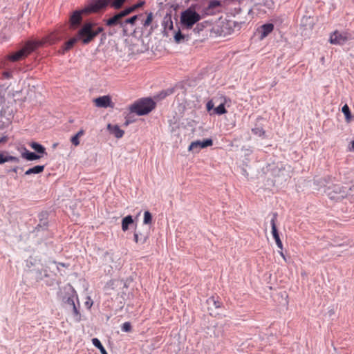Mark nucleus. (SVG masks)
I'll return each mask as SVG.
<instances>
[{
  "label": "nucleus",
  "mask_w": 354,
  "mask_h": 354,
  "mask_svg": "<svg viewBox=\"0 0 354 354\" xmlns=\"http://www.w3.org/2000/svg\"><path fill=\"white\" fill-rule=\"evenodd\" d=\"M126 0H91L87 6L81 10H75L70 18L71 26L72 28H77L82 23V13H95L106 8L110 6L114 9H120Z\"/></svg>",
  "instance_id": "f257e3e1"
},
{
  "label": "nucleus",
  "mask_w": 354,
  "mask_h": 354,
  "mask_svg": "<svg viewBox=\"0 0 354 354\" xmlns=\"http://www.w3.org/2000/svg\"><path fill=\"white\" fill-rule=\"evenodd\" d=\"M64 290V295L62 296V305L66 310H71L74 320L76 322H80L81 314L77 293L71 285L65 287Z\"/></svg>",
  "instance_id": "f03ea898"
},
{
  "label": "nucleus",
  "mask_w": 354,
  "mask_h": 354,
  "mask_svg": "<svg viewBox=\"0 0 354 354\" xmlns=\"http://www.w3.org/2000/svg\"><path fill=\"white\" fill-rule=\"evenodd\" d=\"M120 12L115 13L113 17L106 20V25L109 27L118 26L122 32L123 36L129 35V31L133 28L136 20L142 15H133L129 18H125L127 15H122L117 17Z\"/></svg>",
  "instance_id": "7ed1b4c3"
},
{
  "label": "nucleus",
  "mask_w": 354,
  "mask_h": 354,
  "mask_svg": "<svg viewBox=\"0 0 354 354\" xmlns=\"http://www.w3.org/2000/svg\"><path fill=\"white\" fill-rule=\"evenodd\" d=\"M46 41L43 40H29L26 42L23 48L7 56V59L11 62L21 60L30 55L38 47L42 46Z\"/></svg>",
  "instance_id": "20e7f679"
},
{
  "label": "nucleus",
  "mask_w": 354,
  "mask_h": 354,
  "mask_svg": "<svg viewBox=\"0 0 354 354\" xmlns=\"http://www.w3.org/2000/svg\"><path fill=\"white\" fill-rule=\"evenodd\" d=\"M102 27H94L91 22L85 23L78 30L76 36L84 45L89 44L97 35L103 31Z\"/></svg>",
  "instance_id": "39448f33"
},
{
  "label": "nucleus",
  "mask_w": 354,
  "mask_h": 354,
  "mask_svg": "<svg viewBox=\"0 0 354 354\" xmlns=\"http://www.w3.org/2000/svg\"><path fill=\"white\" fill-rule=\"evenodd\" d=\"M156 106V103L151 98H142L136 101L129 106L131 113L138 115H145L150 113Z\"/></svg>",
  "instance_id": "423d86ee"
},
{
  "label": "nucleus",
  "mask_w": 354,
  "mask_h": 354,
  "mask_svg": "<svg viewBox=\"0 0 354 354\" xmlns=\"http://www.w3.org/2000/svg\"><path fill=\"white\" fill-rule=\"evenodd\" d=\"M201 19V15L194 8L189 7L181 12L180 24L183 29H190Z\"/></svg>",
  "instance_id": "0eeeda50"
},
{
  "label": "nucleus",
  "mask_w": 354,
  "mask_h": 354,
  "mask_svg": "<svg viewBox=\"0 0 354 354\" xmlns=\"http://www.w3.org/2000/svg\"><path fill=\"white\" fill-rule=\"evenodd\" d=\"M325 192L331 199L343 198L348 194V189L339 185L328 186Z\"/></svg>",
  "instance_id": "6e6552de"
},
{
  "label": "nucleus",
  "mask_w": 354,
  "mask_h": 354,
  "mask_svg": "<svg viewBox=\"0 0 354 354\" xmlns=\"http://www.w3.org/2000/svg\"><path fill=\"white\" fill-rule=\"evenodd\" d=\"M212 145L213 140L211 138H207L203 140H196L190 144L189 151H191L193 153H198L201 149L212 146Z\"/></svg>",
  "instance_id": "1a4fd4ad"
},
{
  "label": "nucleus",
  "mask_w": 354,
  "mask_h": 354,
  "mask_svg": "<svg viewBox=\"0 0 354 354\" xmlns=\"http://www.w3.org/2000/svg\"><path fill=\"white\" fill-rule=\"evenodd\" d=\"M277 213L274 212L272 214V218L270 220V224L272 227V234L274 239L275 240L276 244L279 248L283 249V244L280 239L279 234L277 228L276 221L277 219Z\"/></svg>",
  "instance_id": "9d476101"
},
{
  "label": "nucleus",
  "mask_w": 354,
  "mask_h": 354,
  "mask_svg": "<svg viewBox=\"0 0 354 354\" xmlns=\"http://www.w3.org/2000/svg\"><path fill=\"white\" fill-rule=\"evenodd\" d=\"M330 43L335 45L344 44L347 41V37L342 33L335 31L330 36Z\"/></svg>",
  "instance_id": "9b49d317"
},
{
  "label": "nucleus",
  "mask_w": 354,
  "mask_h": 354,
  "mask_svg": "<svg viewBox=\"0 0 354 354\" xmlns=\"http://www.w3.org/2000/svg\"><path fill=\"white\" fill-rule=\"evenodd\" d=\"M274 30V25L271 23L265 24L261 26L257 31L259 35V38L261 39L266 37L270 33L272 32Z\"/></svg>",
  "instance_id": "f8f14e48"
},
{
  "label": "nucleus",
  "mask_w": 354,
  "mask_h": 354,
  "mask_svg": "<svg viewBox=\"0 0 354 354\" xmlns=\"http://www.w3.org/2000/svg\"><path fill=\"white\" fill-rule=\"evenodd\" d=\"M95 106L97 107L106 108L112 106L111 99L109 95H104L97 97L94 100Z\"/></svg>",
  "instance_id": "ddd939ff"
},
{
  "label": "nucleus",
  "mask_w": 354,
  "mask_h": 354,
  "mask_svg": "<svg viewBox=\"0 0 354 354\" xmlns=\"http://www.w3.org/2000/svg\"><path fill=\"white\" fill-rule=\"evenodd\" d=\"M162 26L164 28V32L165 35H167V30H171L174 28L173 21L171 19V16L170 15H166L162 20Z\"/></svg>",
  "instance_id": "4468645a"
},
{
  "label": "nucleus",
  "mask_w": 354,
  "mask_h": 354,
  "mask_svg": "<svg viewBox=\"0 0 354 354\" xmlns=\"http://www.w3.org/2000/svg\"><path fill=\"white\" fill-rule=\"evenodd\" d=\"M107 129L109 133L113 134L116 138H121L124 133V131L122 130L118 125L109 124L107 125Z\"/></svg>",
  "instance_id": "2eb2a0df"
},
{
  "label": "nucleus",
  "mask_w": 354,
  "mask_h": 354,
  "mask_svg": "<svg viewBox=\"0 0 354 354\" xmlns=\"http://www.w3.org/2000/svg\"><path fill=\"white\" fill-rule=\"evenodd\" d=\"M77 41L79 40L76 35L74 37L71 38L69 40L64 43V46L59 50V53L60 54H64L66 52L71 50Z\"/></svg>",
  "instance_id": "dca6fc26"
},
{
  "label": "nucleus",
  "mask_w": 354,
  "mask_h": 354,
  "mask_svg": "<svg viewBox=\"0 0 354 354\" xmlns=\"http://www.w3.org/2000/svg\"><path fill=\"white\" fill-rule=\"evenodd\" d=\"M40 265V261L32 257H30L26 261V266L28 268L29 272H30L35 270V268L39 267Z\"/></svg>",
  "instance_id": "f3484780"
},
{
  "label": "nucleus",
  "mask_w": 354,
  "mask_h": 354,
  "mask_svg": "<svg viewBox=\"0 0 354 354\" xmlns=\"http://www.w3.org/2000/svg\"><path fill=\"white\" fill-rule=\"evenodd\" d=\"M149 239V232H140L136 231L134 233V241L137 243L144 244Z\"/></svg>",
  "instance_id": "a211bd4d"
},
{
  "label": "nucleus",
  "mask_w": 354,
  "mask_h": 354,
  "mask_svg": "<svg viewBox=\"0 0 354 354\" xmlns=\"http://www.w3.org/2000/svg\"><path fill=\"white\" fill-rule=\"evenodd\" d=\"M144 3H145L144 1H140L138 3L132 6L126 8L123 10L120 11V15L117 17H118L120 16H122V15H129L130 13L134 12L138 8L142 6Z\"/></svg>",
  "instance_id": "6ab92c4d"
},
{
  "label": "nucleus",
  "mask_w": 354,
  "mask_h": 354,
  "mask_svg": "<svg viewBox=\"0 0 354 354\" xmlns=\"http://www.w3.org/2000/svg\"><path fill=\"white\" fill-rule=\"evenodd\" d=\"M29 145L37 153V154L41 156V157H43L44 155H47L46 148L41 144L36 142H32Z\"/></svg>",
  "instance_id": "aec40b11"
},
{
  "label": "nucleus",
  "mask_w": 354,
  "mask_h": 354,
  "mask_svg": "<svg viewBox=\"0 0 354 354\" xmlns=\"http://www.w3.org/2000/svg\"><path fill=\"white\" fill-rule=\"evenodd\" d=\"M21 156H22V158H24L29 161L38 160L40 158H41V156H40L35 152H31V151H28V149H26V148H24V151L21 153Z\"/></svg>",
  "instance_id": "412c9836"
},
{
  "label": "nucleus",
  "mask_w": 354,
  "mask_h": 354,
  "mask_svg": "<svg viewBox=\"0 0 354 354\" xmlns=\"http://www.w3.org/2000/svg\"><path fill=\"white\" fill-rule=\"evenodd\" d=\"M35 273V278L37 281H41L44 278L48 277V271L46 269L39 268V267L35 268L32 272Z\"/></svg>",
  "instance_id": "4be33fe9"
},
{
  "label": "nucleus",
  "mask_w": 354,
  "mask_h": 354,
  "mask_svg": "<svg viewBox=\"0 0 354 354\" xmlns=\"http://www.w3.org/2000/svg\"><path fill=\"white\" fill-rule=\"evenodd\" d=\"M221 6V3L220 1H218V0L211 1L209 3L208 6L206 9L207 13L210 14V15L214 14L215 12L214 11V10L220 7Z\"/></svg>",
  "instance_id": "5701e85b"
},
{
  "label": "nucleus",
  "mask_w": 354,
  "mask_h": 354,
  "mask_svg": "<svg viewBox=\"0 0 354 354\" xmlns=\"http://www.w3.org/2000/svg\"><path fill=\"white\" fill-rule=\"evenodd\" d=\"M44 165H36L26 171L25 175L38 174L44 170Z\"/></svg>",
  "instance_id": "b1692460"
},
{
  "label": "nucleus",
  "mask_w": 354,
  "mask_h": 354,
  "mask_svg": "<svg viewBox=\"0 0 354 354\" xmlns=\"http://www.w3.org/2000/svg\"><path fill=\"white\" fill-rule=\"evenodd\" d=\"M332 182H333V178L330 176L324 177V178H322L315 180V183H316L320 186L326 187L330 186L329 184L331 183Z\"/></svg>",
  "instance_id": "393cba45"
},
{
  "label": "nucleus",
  "mask_w": 354,
  "mask_h": 354,
  "mask_svg": "<svg viewBox=\"0 0 354 354\" xmlns=\"http://www.w3.org/2000/svg\"><path fill=\"white\" fill-rule=\"evenodd\" d=\"M133 223V218L131 215H128L122 220V230L125 232L129 229V225Z\"/></svg>",
  "instance_id": "a878e982"
},
{
  "label": "nucleus",
  "mask_w": 354,
  "mask_h": 354,
  "mask_svg": "<svg viewBox=\"0 0 354 354\" xmlns=\"http://www.w3.org/2000/svg\"><path fill=\"white\" fill-rule=\"evenodd\" d=\"M207 304L209 306V310H212L213 307L214 308H218L221 307V302L218 300H216L214 297H209L207 300Z\"/></svg>",
  "instance_id": "bb28decb"
},
{
  "label": "nucleus",
  "mask_w": 354,
  "mask_h": 354,
  "mask_svg": "<svg viewBox=\"0 0 354 354\" xmlns=\"http://www.w3.org/2000/svg\"><path fill=\"white\" fill-rule=\"evenodd\" d=\"M342 111L345 116L346 121L349 122L352 118V115L351 110L346 104L342 106Z\"/></svg>",
  "instance_id": "cd10ccee"
},
{
  "label": "nucleus",
  "mask_w": 354,
  "mask_h": 354,
  "mask_svg": "<svg viewBox=\"0 0 354 354\" xmlns=\"http://www.w3.org/2000/svg\"><path fill=\"white\" fill-rule=\"evenodd\" d=\"M92 343L93 344L100 349V353L102 354H108L104 347L102 346L101 342L97 338H93L92 339Z\"/></svg>",
  "instance_id": "c85d7f7f"
},
{
  "label": "nucleus",
  "mask_w": 354,
  "mask_h": 354,
  "mask_svg": "<svg viewBox=\"0 0 354 354\" xmlns=\"http://www.w3.org/2000/svg\"><path fill=\"white\" fill-rule=\"evenodd\" d=\"M48 226V221H39V223L37 225V226L35 228V232H39L40 231L46 230H47Z\"/></svg>",
  "instance_id": "c756f323"
},
{
  "label": "nucleus",
  "mask_w": 354,
  "mask_h": 354,
  "mask_svg": "<svg viewBox=\"0 0 354 354\" xmlns=\"http://www.w3.org/2000/svg\"><path fill=\"white\" fill-rule=\"evenodd\" d=\"M227 112L224 104H219L214 109L212 114L223 115ZM212 115V113H210Z\"/></svg>",
  "instance_id": "7c9ffc66"
},
{
  "label": "nucleus",
  "mask_w": 354,
  "mask_h": 354,
  "mask_svg": "<svg viewBox=\"0 0 354 354\" xmlns=\"http://www.w3.org/2000/svg\"><path fill=\"white\" fill-rule=\"evenodd\" d=\"M152 222V215L149 211H145L144 213L143 223L145 225L151 224Z\"/></svg>",
  "instance_id": "2f4dec72"
},
{
  "label": "nucleus",
  "mask_w": 354,
  "mask_h": 354,
  "mask_svg": "<svg viewBox=\"0 0 354 354\" xmlns=\"http://www.w3.org/2000/svg\"><path fill=\"white\" fill-rule=\"evenodd\" d=\"M252 132L253 133V134L258 136L259 137L263 136L266 133L263 129L259 127H257L252 129Z\"/></svg>",
  "instance_id": "473e14b6"
},
{
  "label": "nucleus",
  "mask_w": 354,
  "mask_h": 354,
  "mask_svg": "<svg viewBox=\"0 0 354 354\" xmlns=\"http://www.w3.org/2000/svg\"><path fill=\"white\" fill-rule=\"evenodd\" d=\"M131 324L129 322H124L121 326V330L123 332H131Z\"/></svg>",
  "instance_id": "72a5a7b5"
},
{
  "label": "nucleus",
  "mask_w": 354,
  "mask_h": 354,
  "mask_svg": "<svg viewBox=\"0 0 354 354\" xmlns=\"http://www.w3.org/2000/svg\"><path fill=\"white\" fill-rule=\"evenodd\" d=\"M184 38L185 36L181 33L180 30L175 33L174 39L177 43H180Z\"/></svg>",
  "instance_id": "f704fd0d"
},
{
  "label": "nucleus",
  "mask_w": 354,
  "mask_h": 354,
  "mask_svg": "<svg viewBox=\"0 0 354 354\" xmlns=\"http://www.w3.org/2000/svg\"><path fill=\"white\" fill-rule=\"evenodd\" d=\"M152 19H153V14H152V12H150L148 14L147 19L144 21L143 26L145 27L149 26L152 21Z\"/></svg>",
  "instance_id": "c9c22d12"
},
{
  "label": "nucleus",
  "mask_w": 354,
  "mask_h": 354,
  "mask_svg": "<svg viewBox=\"0 0 354 354\" xmlns=\"http://www.w3.org/2000/svg\"><path fill=\"white\" fill-rule=\"evenodd\" d=\"M205 26L203 24H197L196 26L194 28V32L195 33H200L201 31L203 30Z\"/></svg>",
  "instance_id": "e433bc0d"
},
{
  "label": "nucleus",
  "mask_w": 354,
  "mask_h": 354,
  "mask_svg": "<svg viewBox=\"0 0 354 354\" xmlns=\"http://www.w3.org/2000/svg\"><path fill=\"white\" fill-rule=\"evenodd\" d=\"M10 161L19 162V158L17 157H15V156L6 155V162H10Z\"/></svg>",
  "instance_id": "4c0bfd02"
},
{
  "label": "nucleus",
  "mask_w": 354,
  "mask_h": 354,
  "mask_svg": "<svg viewBox=\"0 0 354 354\" xmlns=\"http://www.w3.org/2000/svg\"><path fill=\"white\" fill-rule=\"evenodd\" d=\"M48 213L46 212H42L39 214V221H48Z\"/></svg>",
  "instance_id": "58836bf2"
},
{
  "label": "nucleus",
  "mask_w": 354,
  "mask_h": 354,
  "mask_svg": "<svg viewBox=\"0 0 354 354\" xmlns=\"http://www.w3.org/2000/svg\"><path fill=\"white\" fill-rule=\"evenodd\" d=\"M71 142H72L73 145H74L75 146H77L79 145L80 144V140H79V137L77 136L76 135H75L74 136H73L71 138Z\"/></svg>",
  "instance_id": "ea45409f"
},
{
  "label": "nucleus",
  "mask_w": 354,
  "mask_h": 354,
  "mask_svg": "<svg viewBox=\"0 0 354 354\" xmlns=\"http://www.w3.org/2000/svg\"><path fill=\"white\" fill-rule=\"evenodd\" d=\"M93 302L92 299H91V297H88L86 301L84 302V306L88 309H90L91 308V306H93Z\"/></svg>",
  "instance_id": "a19ab883"
},
{
  "label": "nucleus",
  "mask_w": 354,
  "mask_h": 354,
  "mask_svg": "<svg viewBox=\"0 0 354 354\" xmlns=\"http://www.w3.org/2000/svg\"><path fill=\"white\" fill-rule=\"evenodd\" d=\"M206 109L207 111H210L211 110H214V103L212 100H209L206 104Z\"/></svg>",
  "instance_id": "79ce46f5"
},
{
  "label": "nucleus",
  "mask_w": 354,
  "mask_h": 354,
  "mask_svg": "<svg viewBox=\"0 0 354 354\" xmlns=\"http://www.w3.org/2000/svg\"><path fill=\"white\" fill-rule=\"evenodd\" d=\"M5 153H0V164H3L6 162V155H5Z\"/></svg>",
  "instance_id": "37998d69"
},
{
  "label": "nucleus",
  "mask_w": 354,
  "mask_h": 354,
  "mask_svg": "<svg viewBox=\"0 0 354 354\" xmlns=\"http://www.w3.org/2000/svg\"><path fill=\"white\" fill-rule=\"evenodd\" d=\"M84 130L81 129L75 135L80 138V136L84 135Z\"/></svg>",
  "instance_id": "c03bdc74"
},
{
  "label": "nucleus",
  "mask_w": 354,
  "mask_h": 354,
  "mask_svg": "<svg viewBox=\"0 0 354 354\" xmlns=\"http://www.w3.org/2000/svg\"><path fill=\"white\" fill-rule=\"evenodd\" d=\"M8 140V138L7 136H3V137H1L0 138V143L1 142H6Z\"/></svg>",
  "instance_id": "a18cd8bd"
},
{
  "label": "nucleus",
  "mask_w": 354,
  "mask_h": 354,
  "mask_svg": "<svg viewBox=\"0 0 354 354\" xmlns=\"http://www.w3.org/2000/svg\"><path fill=\"white\" fill-rule=\"evenodd\" d=\"M19 167L16 166L13 168H12L11 169L8 170V172L9 171H13V172H17V170L19 169Z\"/></svg>",
  "instance_id": "49530a36"
},
{
  "label": "nucleus",
  "mask_w": 354,
  "mask_h": 354,
  "mask_svg": "<svg viewBox=\"0 0 354 354\" xmlns=\"http://www.w3.org/2000/svg\"><path fill=\"white\" fill-rule=\"evenodd\" d=\"M3 75L6 78H10V72H4L3 73Z\"/></svg>",
  "instance_id": "de8ad7c7"
},
{
  "label": "nucleus",
  "mask_w": 354,
  "mask_h": 354,
  "mask_svg": "<svg viewBox=\"0 0 354 354\" xmlns=\"http://www.w3.org/2000/svg\"><path fill=\"white\" fill-rule=\"evenodd\" d=\"M280 255L283 257V259L286 261V257L285 255L283 254V252H282V250H281V251L279 252Z\"/></svg>",
  "instance_id": "09e8293b"
},
{
  "label": "nucleus",
  "mask_w": 354,
  "mask_h": 354,
  "mask_svg": "<svg viewBox=\"0 0 354 354\" xmlns=\"http://www.w3.org/2000/svg\"><path fill=\"white\" fill-rule=\"evenodd\" d=\"M351 150L354 151V140L351 142Z\"/></svg>",
  "instance_id": "8fccbe9b"
},
{
  "label": "nucleus",
  "mask_w": 354,
  "mask_h": 354,
  "mask_svg": "<svg viewBox=\"0 0 354 354\" xmlns=\"http://www.w3.org/2000/svg\"><path fill=\"white\" fill-rule=\"evenodd\" d=\"M169 93L167 92H162L160 95H162V97H165L166 95H167Z\"/></svg>",
  "instance_id": "3c124183"
},
{
  "label": "nucleus",
  "mask_w": 354,
  "mask_h": 354,
  "mask_svg": "<svg viewBox=\"0 0 354 354\" xmlns=\"http://www.w3.org/2000/svg\"><path fill=\"white\" fill-rule=\"evenodd\" d=\"M129 122L128 120H127V121L125 122V125H128V124H129Z\"/></svg>",
  "instance_id": "603ef678"
},
{
  "label": "nucleus",
  "mask_w": 354,
  "mask_h": 354,
  "mask_svg": "<svg viewBox=\"0 0 354 354\" xmlns=\"http://www.w3.org/2000/svg\"><path fill=\"white\" fill-rule=\"evenodd\" d=\"M57 146V144L53 145V147H55Z\"/></svg>",
  "instance_id": "864d4df0"
}]
</instances>
